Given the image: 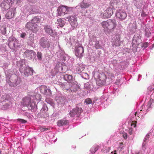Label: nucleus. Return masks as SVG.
Segmentation results:
<instances>
[{
	"label": "nucleus",
	"mask_w": 154,
	"mask_h": 154,
	"mask_svg": "<svg viewBox=\"0 0 154 154\" xmlns=\"http://www.w3.org/2000/svg\"><path fill=\"white\" fill-rule=\"evenodd\" d=\"M26 35V33L25 32H24V33H22L21 34V35H20V37L22 38H24V37H25V36Z\"/></svg>",
	"instance_id": "nucleus-47"
},
{
	"label": "nucleus",
	"mask_w": 154,
	"mask_h": 154,
	"mask_svg": "<svg viewBox=\"0 0 154 154\" xmlns=\"http://www.w3.org/2000/svg\"><path fill=\"white\" fill-rule=\"evenodd\" d=\"M113 153V152H111V153Z\"/></svg>",
	"instance_id": "nucleus-53"
},
{
	"label": "nucleus",
	"mask_w": 154,
	"mask_h": 154,
	"mask_svg": "<svg viewBox=\"0 0 154 154\" xmlns=\"http://www.w3.org/2000/svg\"><path fill=\"white\" fill-rule=\"evenodd\" d=\"M101 25L105 32L110 33L114 31L116 27L117 23L115 20L109 19L102 22Z\"/></svg>",
	"instance_id": "nucleus-1"
},
{
	"label": "nucleus",
	"mask_w": 154,
	"mask_h": 154,
	"mask_svg": "<svg viewBox=\"0 0 154 154\" xmlns=\"http://www.w3.org/2000/svg\"><path fill=\"white\" fill-rule=\"evenodd\" d=\"M113 10L111 8H107L104 12L103 16L105 18H109L113 14Z\"/></svg>",
	"instance_id": "nucleus-19"
},
{
	"label": "nucleus",
	"mask_w": 154,
	"mask_h": 154,
	"mask_svg": "<svg viewBox=\"0 0 154 154\" xmlns=\"http://www.w3.org/2000/svg\"><path fill=\"white\" fill-rule=\"evenodd\" d=\"M71 82H65L62 85L63 89L64 91H69L71 85Z\"/></svg>",
	"instance_id": "nucleus-21"
},
{
	"label": "nucleus",
	"mask_w": 154,
	"mask_h": 154,
	"mask_svg": "<svg viewBox=\"0 0 154 154\" xmlns=\"http://www.w3.org/2000/svg\"><path fill=\"white\" fill-rule=\"evenodd\" d=\"M10 6V4L6 0H4L1 4L2 7L5 10L9 9Z\"/></svg>",
	"instance_id": "nucleus-23"
},
{
	"label": "nucleus",
	"mask_w": 154,
	"mask_h": 154,
	"mask_svg": "<svg viewBox=\"0 0 154 154\" xmlns=\"http://www.w3.org/2000/svg\"><path fill=\"white\" fill-rule=\"evenodd\" d=\"M119 0H112L111 2V5L114 8H117L119 5Z\"/></svg>",
	"instance_id": "nucleus-25"
},
{
	"label": "nucleus",
	"mask_w": 154,
	"mask_h": 154,
	"mask_svg": "<svg viewBox=\"0 0 154 154\" xmlns=\"http://www.w3.org/2000/svg\"><path fill=\"white\" fill-rule=\"evenodd\" d=\"M114 40L112 41V45L115 47H119L121 45V43L120 40V35H117L114 37Z\"/></svg>",
	"instance_id": "nucleus-14"
},
{
	"label": "nucleus",
	"mask_w": 154,
	"mask_h": 154,
	"mask_svg": "<svg viewBox=\"0 0 154 154\" xmlns=\"http://www.w3.org/2000/svg\"><path fill=\"white\" fill-rule=\"evenodd\" d=\"M133 129L130 128H129L128 130V133L131 135L132 134H133Z\"/></svg>",
	"instance_id": "nucleus-44"
},
{
	"label": "nucleus",
	"mask_w": 154,
	"mask_h": 154,
	"mask_svg": "<svg viewBox=\"0 0 154 154\" xmlns=\"http://www.w3.org/2000/svg\"><path fill=\"white\" fill-rule=\"evenodd\" d=\"M153 102V99H151L150 100L148 104V106H149V107L151 108L152 107L151 106L152 103Z\"/></svg>",
	"instance_id": "nucleus-40"
},
{
	"label": "nucleus",
	"mask_w": 154,
	"mask_h": 154,
	"mask_svg": "<svg viewBox=\"0 0 154 154\" xmlns=\"http://www.w3.org/2000/svg\"><path fill=\"white\" fill-rule=\"evenodd\" d=\"M116 150L114 151L115 152L114 153V154H117L116 153Z\"/></svg>",
	"instance_id": "nucleus-50"
},
{
	"label": "nucleus",
	"mask_w": 154,
	"mask_h": 154,
	"mask_svg": "<svg viewBox=\"0 0 154 154\" xmlns=\"http://www.w3.org/2000/svg\"><path fill=\"white\" fill-rule=\"evenodd\" d=\"M1 16H0V20H1Z\"/></svg>",
	"instance_id": "nucleus-52"
},
{
	"label": "nucleus",
	"mask_w": 154,
	"mask_h": 154,
	"mask_svg": "<svg viewBox=\"0 0 154 154\" xmlns=\"http://www.w3.org/2000/svg\"><path fill=\"white\" fill-rule=\"evenodd\" d=\"M79 87L78 85L74 82H71L70 86V88L69 92H75L76 91L79 89Z\"/></svg>",
	"instance_id": "nucleus-20"
},
{
	"label": "nucleus",
	"mask_w": 154,
	"mask_h": 154,
	"mask_svg": "<svg viewBox=\"0 0 154 154\" xmlns=\"http://www.w3.org/2000/svg\"><path fill=\"white\" fill-rule=\"evenodd\" d=\"M68 123V121L66 120H60L57 122V125L59 126H63L67 124Z\"/></svg>",
	"instance_id": "nucleus-27"
},
{
	"label": "nucleus",
	"mask_w": 154,
	"mask_h": 154,
	"mask_svg": "<svg viewBox=\"0 0 154 154\" xmlns=\"http://www.w3.org/2000/svg\"><path fill=\"white\" fill-rule=\"evenodd\" d=\"M7 2H8L10 5V4H11L13 3H14L15 0H6Z\"/></svg>",
	"instance_id": "nucleus-46"
},
{
	"label": "nucleus",
	"mask_w": 154,
	"mask_h": 154,
	"mask_svg": "<svg viewBox=\"0 0 154 154\" xmlns=\"http://www.w3.org/2000/svg\"><path fill=\"white\" fill-rule=\"evenodd\" d=\"M44 29L46 33L51 36H54L57 35V33L55 30L52 29L51 26L48 25H45Z\"/></svg>",
	"instance_id": "nucleus-9"
},
{
	"label": "nucleus",
	"mask_w": 154,
	"mask_h": 154,
	"mask_svg": "<svg viewBox=\"0 0 154 154\" xmlns=\"http://www.w3.org/2000/svg\"><path fill=\"white\" fill-rule=\"evenodd\" d=\"M25 104L30 109H33L35 106V103H31L29 98L25 99Z\"/></svg>",
	"instance_id": "nucleus-16"
},
{
	"label": "nucleus",
	"mask_w": 154,
	"mask_h": 154,
	"mask_svg": "<svg viewBox=\"0 0 154 154\" xmlns=\"http://www.w3.org/2000/svg\"><path fill=\"white\" fill-rule=\"evenodd\" d=\"M40 46L43 48H49L50 44L49 41L45 39L44 38H42L40 41Z\"/></svg>",
	"instance_id": "nucleus-13"
},
{
	"label": "nucleus",
	"mask_w": 154,
	"mask_h": 154,
	"mask_svg": "<svg viewBox=\"0 0 154 154\" xmlns=\"http://www.w3.org/2000/svg\"><path fill=\"white\" fill-rule=\"evenodd\" d=\"M69 7L65 5H62L59 6L57 10L58 15L62 16L69 14Z\"/></svg>",
	"instance_id": "nucleus-4"
},
{
	"label": "nucleus",
	"mask_w": 154,
	"mask_h": 154,
	"mask_svg": "<svg viewBox=\"0 0 154 154\" xmlns=\"http://www.w3.org/2000/svg\"><path fill=\"white\" fill-rule=\"evenodd\" d=\"M1 33L4 35H5L6 34V27L4 26H2L1 29Z\"/></svg>",
	"instance_id": "nucleus-33"
},
{
	"label": "nucleus",
	"mask_w": 154,
	"mask_h": 154,
	"mask_svg": "<svg viewBox=\"0 0 154 154\" xmlns=\"http://www.w3.org/2000/svg\"><path fill=\"white\" fill-rule=\"evenodd\" d=\"M136 127V125L135 124L134 125V127L135 128V127Z\"/></svg>",
	"instance_id": "nucleus-51"
},
{
	"label": "nucleus",
	"mask_w": 154,
	"mask_h": 154,
	"mask_svg": "<svg viewBox=\"0 0 154 154\" xmlns=\"http://www.w3.org/2000/svg\"><path fill=\"white\" fill-rule=\"evenodd\" d=\"M17 3H19L21 2V0H17Z\"/></svg>",
	"instance_id": "nucleus-49"
},
{
	"label": "nucleus",
	"mask_w": 154,
	"mask_h": 154,
	"mask_svg": "<svg viewBox=\"0 0 154 154\" xmlns=\"http://www.w3.org/2000/svg\"><path fill=\"white\" fill-rule=\"evenodd\" d=\"M95 47L96 49H98L100 48L101 47V46L99 44L98 42H97L96 43V44L95 45Z\"/></svg>",
	"instance_id": "nucleus-42"
},
{
	"label": "nucleus",
	"mask_w": 154,
	"mask_h": 154,
	"mask_svg": "<svg viewBox=\"0 0 154 154\" xmlns=\"http://www.w3.org/2000/svg\"><path fill=\"white\" fill-rule=\"evenodd\" d=\"M41 20L40 18H39L38 17H35L31 20L34 23H39Z\"/></svg>",
	"instance_id": "nucleus-30"
},
{
	"label": "nucleus",
	"mask_w": 154,
	"mask_h": 154,
	"mask_svg": "<svg viewBox=\"0 0 154 154\" xmlns=\"http://www.w3.org/2000/svg\"><path fill=\"white\" fill-rule=\"evenodd\" d=\"M15 10L14 8L10 9L5 15L6 18L8 19L12 18L15 14Z\"/></svg>",
	"instance_id": "nucleus-18"
},
{
	"label": "nucleus",
	"mask_w": 154,
	"mask_h": 154,
	"mask_svg": "<svg viewBox=\"0 0 154 154\" xmlns=\"http://www.w3.org/2000/svg\"><path fill=\"white\" fill-rule=\"evenodd\" d=\"M75 55L80 58H81L84 55V48L81 46L76 47L75 48Z\"/></svg>",
	"instance_id": "nucleus-8"
},
{
	"label": "nucleus",
	"mask_w": 154,
	"mask_h": 154,
	"mask_svg": "<svg viewBox=\"0 0 154 154\" xmlns=\"http://www.w3.org/2000/svg\"><path fill=\"white\" fill-rule=\"evenodd\" d=\"M133 124H134V122H133Z\"/></svg>",
	"instance_id": "nucleus-55"
},
{
	"label": "nucleus",
	"mask_w": 154,
	"mask_h": 154,
	"mask_svg": "<svg viewBox=\"0 0 154 154\" xmlns=\"http://www.w3.org/2000/svg\"><path fill=\"white\" fill-rule=\"evenodd\" d=\"M47 86L44 85H41L39 88V89L40 92L44 94L45 92V89H47Z\"/></svg>",
	"instance_id": "nucleus-31"
},
{
	"label": "nucleus",
	"mask_w": 154,
	"mask_h": 154,
	"mask_svg": "<svg viewBox=\"0 0 154 154\" xmlns=\"http://www.w3.org/2000/svg\"><path fill=\"white\" fill-rule=\"evenodd\" d=\"M92 102V100L91 99L89 98L86 99L85 101V103L86 104H89L91 103Z\"/></svg>",
	"instance_id": "nucleus-38"
},
{
	"label": "nucleus",
	"mask_w": 154,
	"mask_h": 154,
	"mask_svg": "<svg viewBox=\"0 0 154 154\" xmlns=\"http://www.w3.org/2000/svg\"><path fill=\"white\" fill-rule=\"evenodd\" d=\"M51 128L50 127H47V128H39V130L41 132L46 131L48 130H50Z\"/></svg>",
	"instance_id": "nucleus-35"
},
{
	"label": "nucleus",
	"mask_w": 154,
	"mask_h": 154,
	"mask_svg": "<svg viewBox=\"0 0 154 154\" xmlns=\"http://www.w3.org/2000/svg\"><path fill=\"white\" fill-rule=\"evenodd\" d=\"M95 75L97 78L96 80L97 85L100 86L105 84L106 79V76L105 73H102L101 74L97 73L95 74Z\"/></svg>",
	"instance_id": "nucleus-2"
},
{
	"label": "nucleus",
	"mask_w": 154,
	"mask_h": 154,
	"mask_svg": "<svg viewBox=\"0 0 154 154\" xmlns=\"http://www.w3.org/2000/svg\"><path fill=\"white\" fill-rule=\"evenodd\" d=\"M26 56L28 59H31L34 58L36 55L35 53L33 50H26L24 52Z\"/></svg>",
	"instance_id": "nucleus-15"
},
{
	"label": "nucleus",
	"mask_w": 154,
	"mask_h": 154,
	"mask_svg": "<svg viewBox=\"0 0 154 154\" xmlns=\"http://www.w3.org/2000/svg\"><path fill=\"white\" fill-rule=\"evenodd\" d=\"M148 46V43L147 42H145L143 44V46L145 48H146Z\"/></svg>",
	"instance_id": "nucleus-48"
},
{
	"label": "nucleus",
	"mask_w": 154,
	"mask_h": 154,
	"mask_svg": "<svg viewBox=\"0 0 154 154\" xmlns=\"http://www.w3.org/2000/svg\"><path fill=\"white\" fill-rule=\"evenodd\" d=\"M24 74L26 76H29L32 75L33 72V70L31 68L26 66L24 67Z\"/></svg>",
	"instance_id": "nucleus-17"
},
{
	"label": "nucleus",
	"mask_w": 154,
	"mask_h": 154,
	"mask_svg": "<svg viewBox=\"0 0 154 154\" xmlns=\"http://www.w3.org/2000/svg\"><path fill=\"white\" fill-rule=\"evenodd\" d=\"M37 57L39 60H41L42 59V53L40 52H37Z\"/></svg>",
	"instance_id": "nucleus-37"
},
{
	"label": "nucleus",
	"mask_w": 154,
	"mask_h": 154,
	"mask_svg": "<svg viewBox=\"0 0 154 154\" xmlns=\"http://www.w3.org/2000/svg\"><path fill=\"white\" fill-rule=\"evenodd\" d=\"M38 25L32 22H28L26 25V27L28 29L32 31L33 32H36L38 30Z\"/></svg>",
	"instance_id": "nucleus-6"
},
{
	"label": "nucleus",
	"mask_w": 154,
	"mask_h": 154,
	"mask_svg": "<svg viewBox=\"0 0 154 154\" xmlns=\"http://www.w3.org/2000/svg\"><path fill=\"white\" fill-rule=\"evenodd\" d=\"M76 70L78 73H80L84 69V66L83 64H78L76 65Z\"/></svg>",
	"instance_id": "nucleus-24"
},
{
	"label": "nucleus",
	"mask_w": 154,
	"mask_h": 154,
	"mask_svg": "<svg viewBox=\"0 0 154 154\" xmlns=\"http://www.w3.org/2000/svg\"><path fill=\"white\" fill-rule=\"evenodd\" d=\"M63 19L66 20H68V21L73 29L76 27L77 25V17L75 15H72L68 17H64Z\"/></svg>",
	"instance_id": "nucleus-3"
},
{
	"label": "nucleus",
	"mask_w": 154,
	"mask_h": 154,
	"mask_svg": "<svg viewBox=\"0 0 154 154\" xmlns=\"http://www.w3.org/2000/svg\"><path fill=\"white\" fill-rule=\"evenodd\" d=\"M99 148V146H96L91 148L90 151L91 153H94L98 150Z\"/></svg>",
	"instance_id": "nucleus-32"
},
{
	"label": "nucleus",
	"mask_w": 154,
	"mask_h": 154,
	"mask_svg": "<svg viewBox=\"0 0 154 154\" xmlns=\"http://www.w3.org/2000/svg\"><path fill=\"white\" fill-rule=\"evenodd\" d=\"M134 122H136V121H134Z\"/></svg>",
	"instance_id": "nucleus-54"
},
{
	"label": "nucleus",
	"mask_w": 154,
	"mask_h": 154,
	"mask_svg": "<svg viewBox=\"0 0 154 154\" xmlns=\"http://www.w3.org/2000/svg\"><path fill=\"white\" fill-rule=\"evenodd\" d=\"M45 93L44 94L46 95V96H50L51 94V92L50 89H48L47 87V89H45Z\"/></svg>",
	"instance_id": "nucleus-34"
},
{
	"label": "nucleus",
	"mask_w": 154,
	"mask_h": 154,
	"mask_svg": "<svg viewBox=\"0 0 154 154\" xmlns=\"http://www.w3.org/2000/svg\"><path fill=\"white\" fill-rule=\"evenodd\" d=\"M17 43V41L15 38H12L11 37L9 38L8 45L10 49L14 50Z\"/></svg>",
	"instance_id": "nucleus-11"
},
{
	"label": "nucleus",
	"mask_w": 154,
	"mask_h": 154,
	"mask_svg": "<svg viewBox=\"0 0 154 154\" xmlns=\"http://www.w3.org/2000/svg\"><path fill=\"white\" fill-rule=\"evenodd\" d=\"M9 105L7 103H2L0 104V108L3 110H5L9 108Z\"/></svg>",
	"instance_id": "nucleus-28"
},
{
	"label": "nucleus",
	"mask_w": 154,
	"mask_h": 154,
	"mask_svg": "<svg viewBox=\"0 0 154 154\" xmlns=\"http://www.w3.org/2000/svg\"><path fill=\"white\" fill-rule=\"evenodd\" d=\"M83 112L82 108L76 107L72 109L69 112L71 116L73 117L76 116L77 117H79L80 114Z\"/></svg>",
	"instance_id": "nucleus-7"
},
{
	"label": "nucleus",
	"mask_w": 154,
	"mask_h": 154,
	"mask_svg": "<svg viewBox=\"0 0 154 154\" xmlns=\"http://www.w3.org/2000/svg\"><path fill=\"white\" fill-rule=\"evenodd\" d=\"M17 79L18 77L16 74H12L9 78V81L8 82V84L11 87L17 86L18 84L17 82Z\"/></svg>",
	"instance_id": "nucleus-5"
},
{
	"label": "nucleus",
	"mask_w": 154,
	"mask_h": 154,
	"mask_svg": "<svg viewBox=\"0 0 154 154\" xmlns=\"http://www.w3.org/2000/svg\"><path fill=\"white\" fill-rule=\"evenodd\" d=\"M17 121H18L20 122H21L22 123H25L26 122V121L25 120H24L23 119H17Z\"/></svg>",
	"instance_id": "nucleus-43"
},
{
	"label": "nucleus",
	"mask_w": 154,
	"mask_h": 154,
	"mask_svg": "<svg viewBox=\"0 0 154 154\" xmlns=\"http://www.w3.org/2000/svg\"><path fill=\"white\" fill-rule=\"evenodd\" d=\"M123 136L124 139L125 140L127 138V134L124 132L123 133Z\"/></svg>",
	"instance_id": "nucleus-45"
},
{
	"label": "nucleus",
	"mask_w": 154,
	"mask_h": 154,
	"mask_svg": "<svg viewBox=\"0 0 154 154\" xmlns=\"http://www.w3.org/2000/svg\"><path fill=\"white\" fill-rule=\"evenodd\" d=\"M63 78L66 81H67L66 82H75L72 75H70L66 74L64 75Z\"/></svg>",
	"instance_id": "nucleus-22"
},
{
	"label": "nucleus",
	"mask_w": 154,
	"mask_h": 154,
	"mask_svg": "<svg viewBox=\"0 0 154 154\" xmlns=\"http://www.w3.org/2000/svg\"><path fill=\"white\" fill-rule=\"evenodd\" d=\"M151 32L149 30H146L145 33L146 36L149 37L151 35Z\"/></svg>",
	"instance_id": "nucleus-39"
},
{
	"label": "nucleus",
	"mask_w": 154,
	"mask_h": 154,
	"mask_svg": "<svg viewBox=\"0 0 154 154\" xmlns=\"http://www.w3.org/2000/svg\"><path fill=\"white\" fill-rule=\"evenodd\" d=\"M80 6L81 8L85 9L91 6V4L88 3L82 2L80 3Z\"/></svg>",
	"instance_id": "nucleus-26"
},
{
	"label": "nucleus",
	"mask_w": 154,
	"mask_h": 154,
	"mask_svg": "<svg viewBox=\"0 0 154 154\" xmlns=\"http://www.w3.org/2000/svg\"><path fill=\"white\" fill-rule=\"evenodd\" d=\"M154 90V85H152L149 86L148 88V90L150 91H152Z\"/></svg>",
	"instance_id": "nucleus-41"
},
{
	"label": "nucleus",
	"mask_w": 154,
	"mask_h": 154,
	"mask_svg": "<svg viewBox=\"0 0 154 154\" xmlns=\"http://www.w3.org/2000/svg\"><path fill=\"white\" fill-rule=\"evenodd\" d=\"M55 69L60 72H65L67 70L66 66L65 65L63 66L62 63L60 62L57 63Z\"/></svg>",
	"instance_id": "nucleus-12"
},
{
	"label": "nucleus",
	"mask_w": 154,
	"mask_h": 154,
	"mask_svg": "<svg viewBox=\"0 0 154 154\" xmlns=\"http://www.w3.org/2000/svg\"><path fill=\"white\" fill-rule=\"evenodd\" d=\"M150 134V133H148L146 135L144 142L143 144V146H144L145 143H146V141L149 140V138Z\"/></svg>",
	"instance_id": "nucleus-36"
},
{
	"label": "nucleus",
	"mask_w": 154,
	"mask_h": 154,
	"mask_svg": "<svg viewBox=\"0 0 154 154\" xmlns=\"http://www.w3.org/2000/svg\"><path fill=\"white\" fill-rule=\"evenodd\" d=\"M116 17L122 20H124L127 17L126 13L120 9L117 10L116 13Z\"/></svg>",
	"instance_id": "nucleus-10"
},
{
	"label": "nucleus",
	"mask_w": 154,
	"mask_h": 154,
	"mask_svg": "<svg viewBox=\"0 0 154 154\" xmlns=\"http://www.w3.org/2000/svg\"><path fill=\"white\" fill-rule=\"evenodd\" d=\"M64 21L61 19H58L57 20V23L61 27H62L65 25Z\"/></svg>",
	"instance_id": "nucleus-29"
},
{
	"label": "nucleus",
	"mask_w": 154,
	"mask_h": 154,
	"mask_svg": "<svg viewBox=\"0 0 154 154\" xmlns=\"http://www.w3.org/2000/svg\"><path fill=\"white\" fill-rule=\"evenodd\" d=\"M153 45H154V44H153Z\"/></svg>",
	"instance_id": "nucleus-56"
}]
</instances>
